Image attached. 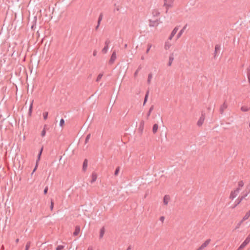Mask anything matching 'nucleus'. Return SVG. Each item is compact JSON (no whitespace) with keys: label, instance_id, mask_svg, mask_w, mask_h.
I'll use <instances>...</instances> for the list:
<instances>
[{"label":"nucleus","instance_id":"f257e3e1","mask_svg":"<svg viewBox=\"0 0 250 250\" xmlns=\"http://www.w3.org/2000/svg\"><path fill=\"white\" fill-rule=\"evenodd\" d=\"M175 0H164V6L167 10L173 6Z\"/></svg>","mask_w":250,"mask_h":250},{"label":"nucleus","instance_id":"f03ea898","mask_svg":"<svg viewBox=\"0 0 250 250\" xmlns=\"http://www.w3.org/2000/svg\"><path fill=\"white\" fill-rule=\"evenodd\" d=\"M171 198L169 195H166L164 196L163 199V203L164 206H167L169 202L170 201Z\"/></svg>","mask_w":250,"mask_h":250},{"label":"nucleus","instance_id":"7ed1b4c3","mask_svg":"<svg viewBox=\"0 0 250 250\" xmlns=\"http://www.w3.org/2000/svg\"><path fill=\"white\" fill-rule=\"evenodd\" d=\"M110 41L109 39H107L105 42V45L104 48L102 49V52L105 54L107 53L108 50V45L110 43Z\"/></svg>","mask_w":250,"mask_h":250},{"label":"nucleus","instance_id":"20e7f679","mask_svg":"<svg viewBox=\"0 0 250 250\" xmlns=\"http://www.w3.org/2000/svg\"><path fill=\"white\" fill-rule=\"evenodd\" d=\"M250 242V238L249 237H247L243 242V243L241 245V246L239 247L238 250H241L244 248Z\"/></svg>","mask_w":250,"mask_h":250},{"label":"nucleus","instance_id":"39448f33","mask_svg":"<svg viewBox=\"0 0 250 250\" xmlns=\"http://www.w3.org/2000/svg\"><path fill=\"white\" fill-rule=\"evenodd\" d=\"M116 58V51H114L112 54H111V56L110 57V60L109 61V64H112V63H113V62H114L115 59Z\"/></svg>","mask_w":250,"mask_h":250},{"label":"nucleus","instance_id":"423d86ee","mask_svg":"<svg viewBox=\"0 0 250 250\" xmlns=\"http://www.w3.org/2000/svg\"><path fill=\"white\" fill-rule=\"evenodd\" d=\"M178 31V27H175L172 31L171 33V34L170 36L168 38L169 40H171L172 38L175 36V35L177 33V31Z\"/></svg>","mask_w":250,"mask_h":250},{"label":"nucleus","instance_id":"0eeeda50","mask_svg":"<svg viewBox=\"0 0 250 250\" xmlns=\"http://www.w3.org/2000/svg\"><path fill=\"white\" fill-rule=\"evenodd\" d=\"M209 243V240H207L199 248H198L196 250H203L208 245Z\"/></svg>","mask_w":250,"mask_h":250},{"label":"nucleus","instance_id":"6e6552de","mask_svg":"<svg viewBox=\"0 0 250 250\" xmlns=\"http://www.w3.org/2000/svg\"><path fill=\"white\" fill-rule=\"evenodd\" d=\"M171 47H172V44H171V42L169 41H167V42H166L165 44V46H164L165 49L166 50H167L170 49Z\"/></svg>","mask_w":250,"mask_h":250},{"label":"nucleus","instance_id":"1a4fd4ad","mask_svg":"<svg viewBox=\"0 0 250 250\" xmlns=\"http://www.w3.org/2000/svg\"><path fill=\"white\" fill-rule=\"evenodd\" d=\"M80 229H80V227L79 226H76L75 230L73 233V236H77L80 232Z\"/></svg>","mask_w":250,"mask_h":250},{"label":"nucleus","instance_id":"9d476101","mask_svg":"<svg viewBox=\"0 0 250 250\" xmlns=\"http://www.w3.org/2000/svg\"><path fill=\"white\" fill-rule=\"evenodd\" d=\"M88 161L86 159H84L83 164V170L85 171L87 167Z\"/></svg>","mask_w":250,"mask_h":250},{"label":"nucleus","instance_id":"9b49d317","mask_svg":"<svg viewBox=\"0 0 250 250\" xmlns=\"http://www.w3.org/2000/svg\"><path fill=\"white\" fill-rule=\"evenodd\" d=\"M91 177H92V179H91V180L90 181L91 183H94L95 181H96V179H97V175L96 174V173L93 172L92 173V175H91Z\"/></svg>","mask_w":250,"mask_h":250},{"label":"nucleus","instance_id":"f8f14e48","mask_svg":"<svg viewBox=\"0 0 250 250\" xmlns=\"http://www.w3.org/2000/svg\"><path fill=\"white\" fill-rule=\"evenodd\" d=\"M204 120H205L204 117L202 116V117H200L197 122V125L199 126H201L203 125V124L204 123Z\"/></svg>","mask_w":250,"mask_h":250},{"label":"nucleus","instance_id":"ddd939ff","mask_svg":"<svg viewBox=\"0 0 250 250\" xmlns=\"http://www.w3.org/2000/svg\"><path fill=\"white\" fill-rule=\"evenodd\" d=\"M37 17L35 16L34 17V20L33 21V24H32V25H31V29L33 30H35V26H36V22H37Z\"/></svg>","mask_w":250,"mask_h":250},{"label":"nucleus","instance_id":"4468645a","mask_svg":"<svg viewBox=\"0 0 250 250\" xmlns=\"http://www.w3.org/2000/svg\"><path fill=\"white\" fill-rule=\"evenodd\" d=\"M33 101L31 103L30 106H29V110H28V114L29 116H31V115H32V111H33Z\"/></svg>","mask_w":250,"mask_h":250},{"label":"nucleus","instance_id":"2eb2a0df","mask_svg":"<svg viewBox=\"0 0 250 250\" xmlns=\"http://www.w3.org/2000/svg\"><path fill=\"white\" fill-rule=\"evenodd\" d=\"M104 232H105L104 228V227H102L100 229V235H99L100 238H103V236H104Z\"/></svg>","mask_w":250,"mask_h":250},{"label":"nucleus","instance_id":"dca6fc26","mask_svg":"<svg viewBox=\"0 0 250 250\" xmlns=\"http://www.w3.org/2000/svg\"><path fill=\"white\" fill-rule=\"evenodd\" d=\"M250 109V108L248 107L247 106H242L241 108V111L243 112H247Z\"/></svg>","mask_w":250,"mask_h":250},{"label":"nucleus","instance_id":"f3484780","mask_svg":"<svg viewBox=\"0 0 250 250\" xmlns=\"http://www.w3.org/2000/svg\"><path fill=\"white\" fill-rule=\"evenodd\" d=\"M144 126V122L143 121H142L140 123V125L139 126L138 129L140 130L141 132H143V129Z\"/></svg>","mask_w":250,"mask_h":250},{"label":"nucleus","instance_id":"a211bd4d","mask_svg":"<svg viewBox=\"0 0 250 250\" xmlns=\"http://www.w3.org/2000/svg\"><path fill=\"white\" fill-rule=\"evenodd\" d=\"M158 129V125L157 124H155L153 125V128H152V131L153 133H155L157 132Z\"/></svg>","mask_w":250,"mask_h":250},{"label":"nucleus","instance_id":"6ab92c4d","mask_svg":"<svg viewBox=\"0 0 250 250\" xmlns=\"http://www.w3.org/2000/svg\"><path fill=\"white\" fill-rule=\"evenodd\" d=\"M237 194L236 191H234L233 192H231L229 198L233 199L237 196Z\"/></svg>","mask_w":250,"mask_h":250},{"label":"nucleus","instance_id":"aec40b11","mask_svg":"<svg viewBox=\"0 0 250 250\" xmlns=\"http://www.w3.org/2000/svg\"><path fill=\"white\" fill-rule=\"evenodd\" d=\"M103 13H101L99 16L98 21H97V22L98 23L99 25H100V24H101V22L103 19Z\"/></svg>","mask_w":250,"mask_h":250},{"label":"nucleus","instance_id":"412c9836","mask_svg":"<svg viewBox=\"0 0 250 250\" xmlns=\"http://www.w3.org/2000/svg\"><path fill=\"white\" fill-rule=\"evenodd\" d=\"M220 49V45H215V53H214L215 56L218 53V52L219 51Z\"/></svg>","mask_w":250,"mask_h":250},{"label":"nucleus","instance_id":"4be33fe9","mask_svg":"<svg viewBox=\"0 0 250 250\" xmlns=\"http://www.w3.org/2000/svg\"><path fill=\"white\" fill-rule=\"evenodd\" d=\"M90 136H91L90 134H88L86 135L85 139V141H84L85 144H87L89 140L90 139Z\"/></svg>","mask_w":250,"mask_h":250},{"label":"nucleus","instance_id":"5701e85b","mask_svg":"<svg viewBox=\"0 0 250 250\" xmlns=\"http://www.w3.org/2000/svg\"><path fill=\"white\" fill-rule=\"evenodd\" d=\"M31 246V242L28 241L26 244L25 250H29Z\"/></svg>","mask_w":250,"mask_h":250},{"label":"nucleus","instance_id":"b1692460","mask_svg":"<svg viewBox=\"0 0 250 250\" xmlns=\"http://www.w3.org/2000/svg\"><path fill=\"white\" fill-rule=\"evenodd\" d=\"M103 76V74H102V73L99 74L98 75L97 77V79H96V82H99V81H100V80L102 79V78Z\"/></svg>","mask_w":250,"mask_h":250},{"label":"nucleus","instance_id":"393cba45","mask_svg":"<svg viewBox=\"0 0 250 250\" xmlns=\"http://www.w3.org/2000/svg\"><path fill=\"white\" fill-rule=\"evenodd\" d=\"M38 165H39V163L36 162V165L33 170L32 172L31 173V175H32L33 174V173L36 171V170L38 167Z\"/></svg>","mask_w":250,"mask_h":250},{"label":"nucleus","instance_id":"a878e982","mask_svg":"<svg viewBox=\"0 0 250 250\" xmlns=\"http://www.w3.org/2000/svg\"><path fill=\"white\" fill-rule=\"evenodd\" d=\"M250 216V212L249 211H248L246 214L244 216V218H243V220H247L248 219Z\"/></svg>","mask_w":250,"mask_h":250},{"label":"nucleus","instance_id":"bb28decb","mask_svg":"<svg viewBox=\"0 0 250 250\" xmlns=\"http://www.w3.org/2000/svg\"><path fill=\"white\" fill-rule=\"evenodd\" d=\"M173 60V57L171 56H170L169 57V61H168V65L169 66H170L171 65Z\"/></svg>","mask_w":250,"mask_h":250},{"label":"nucleus","instance_id":"cd10ccee","mask_svg":"<svg viewBox=\"0 0 250 250\" xmlns=\"http://www.w3.org/2000/svg\"><path fill=\"white\" fill-rule=\"evenodd\" d=\"M48 112H44L43 113V117L44 120H46L48 118Z\"/></svg>","mask_w":250,"mask_h":250},{"label":"nucleus","instance_id":"c85d7f7f","mask_svg":"<svg viewBox=\"0 0 250 250\" xmlns=\"http://www.w3.org/2000/svg\"><path fill=\"white\" fill-rule=\"evenodd\" d=\"M248 79L249 82L250 83V66L248 69V74H247Z\"/></svg>","mask_w":250,"mask_h":250},{"label":"nucleus","instance_id":"c756f323","mask_svg":"<svg viewBox=\"0 0 250 250\" xmlns=\"http://www.w3.org/2000/svg\"><path fill=\"white\" fill-rule=\"evenodd\" d=\"M119 171H120V167H117L115 170V172H114V175L115 176H117L118 175L119 173Z\"/></svg>","mask_w":250,"mask_h":250},{"label":"nucleus","instance_id":"7c9ffc66","mask_svg":"<svg viewBox=\"0 0 250 250\" xmlns=\"http://www.w3.org/2000/svg\"><path fill=\"white\" fill-rule=\"evenodd\" d=\"M64 247V246L59 245L56 247V250H62V249H63Z\"/></svg>","mask_w":250,"mask_h":250},{"label":"nucleus","instance_id":"2f4dec72","mask_svg":"<svg viewBox=\"0 0 250 250\" xmlns=\"http://www.w3.org/2000/svg\"><path fill=\"white\" fill-rule=\"evenodd\" d=\"M64 120L63 119H61L60 122V126H63L64 125Z\"/></svg>","mask_w":250,"mask_h":250},{"label":"nucleus","instance_id":"473e14b6","mask_svg":"<svg viewBox=\"0 0 250 250\" xmlns=\"http://www.w3.org/2000/svg\"><path fill=\"white\" fill-rule=\"evenodd\" d=\"M54 208V202L52 199L51 200V203H50V208L51 210H52Z\"/></svg>","mask_w":250,"mask_h":250},{"label":"nucleus","instance_id":"72a5a7b5","mask_svg":"<svg viewBox=\"0 0 250 250\" xmlns=\"http://www.w3.org/2000/svg\"><path fill=\"white\" fill-rule=\"evenodd\" d=\"M183 31H184V29H182L179 32V33L178 34L177 36V39H179L181 36L182 35V34H183Z\"/></svg>","mask_w":250,"mask_h":250},{"label":"nucleus","instance_id":"f704fd0d","mask_svg":"<svg viewBox=\"0 0 250 250\" xmlns=\"http://www.w3.org/2000/svg\"><path fill=\"white\" fill-rule=\"evenodd\" d=\"M41 156H42V154L39 153L38 154V157H37V159L36 160V163H39V161H40Z\"/></svg>","mask_w":250,"mask_h":250},{"label":"nucleus","instance_id":"c9c22d12","mask_svg":"<svg viewBox=\"0 0 250 250\" xmlns=\"http://www.w3.org/2000/svg\"><path fill=\"white\" fill-rule=\"evenodd\" d=\"M46 135V130L42 129V130L41 132V136L42 137H44Z\"/></svg>","mask_w":250,"mask_h":250},{"label":"nucleus","instance_id":"e433bc0d","mask_svg":"<svg viewBox=\"0 0 250 250\" xmlns=\"http://www.w3.org/2000/svg\"><path fill=\"white\" fill-rule=\"evenodd\" d=\"M48 187H46L44 189V190H43V193L44 194H46L47 193V192H48Z\"/></svg>","mask_w":250,"mask_h":250},{"label":"nucleus","instance_id":"4c0bfd02","mask_svg":"<svg viewBox=\"0 0 250 250\" xmlns=\"http://www.w3.org/2000/svg\"><path fill=\"white\" fill-rule=\"evenodd\" d=\"M115 6H116V10L117 11H119L121 8H122V6L120 5H116V4H115Z\"/></svg>","mask_w":250,"mask_h":250},{"label":"nucleus","instance_id":"58836bf2","mask_svg":"<svg viewBox=\"0 0 250 250\" xmlns=\"http://www.w3.org/2000/svg\"><path fill=\"white\" fill-rule=\"evenodd\" d=\"M227 107V106L225 104H223L222 106L221 107V110L222 112L223 111L224 109Z\"/></svg>","mask_w":250,"mask_h":250},{"label":"nucleus","instance_id":"ea45409f","mask_svg":"<svg viewBox=\"0 0 250 250\" xmlns=\"http://www.w3.org/2000/svg\"><path fill=\"white\" fill-rule=\"evenodd\" d=\"M150 48H151V45H148V46H147V50L146 51V53H148Z\"/></svg>","mask_w":250,"mask_h":250},{"label":"nucleus","instance_id":"a19ab883","mask_svg":"<svg viewBox=\"0 0 250 250\" xmlns=\"http://www.w3.org/2000/svg\"><path fill=\"white\" fill-rule=\"evenodd\" d=\"M43 150V146H42V147H41V148L40 149V151H39V153H41V154H42V153Z\"/></svg>","mask_w":250,"mask_h":250},{"label":"nucleus","instance_id":"79ce46f5","mask_svg":"<svg viewBox=\"0 0 250 250\" xmlns=\"http://www.w3.org/2000/svg\"><path fill=\"white\" fill-rule=\"evenodd\" d=\"M100 26V25L98 24V23L97 22V25L95 27V30H97Z\"/></svg>","mask_w":250,"mask_h":250},{"label":"nucleus","instance_id":"37998d69","mask_svg":"<svg viewBox=\"0 0 250 250\" xmlns=\"http://www.w3.org/2000/svg\"><path fill=\"white\" fill-rule=\"evenodd\" d=\"M93 55L94 56H96V55H97V51H96V50H94L93 53Z\"/></svg>","mask_w":250,"mask_h":250},{"label":"nucleus","instance_id":"c03bdc74","mask_svg":"<svg viewBox=\"0 0 250 250\" xmlns=\"http://www.w3.org/2000/svg\"><path fill=\"white\" fill-rule=\"evenodd\" d=\"M47 127V125H44V126H43V129L46 130Z\"/></svg>","mask_w":250,"mask_h":250},{"label":"nucleus","instance_id":"a18cd8bd","mask_svg":"<svg viewBox=\"0 0 250 250\" xmlns=\"http://www.w3.org/2000/svg\"><path fill=\"white\" fill-rule=\"evenodd\" d=\"M15 242L16 243H18L19 242V239L17 238L16 239Z\"/></svg>","mask_w":250,"mask_h":250},{"label":"nucleus","instance_id":"49530a36","mask_svg":"<svg viewBox=\"0 0 250 250\" xmlns=\"http://www.w3.org/2000/svg\"><path fill=\"white\" fill-rule=\"evenodd\" d=\"M87 250H93V249L91 247H88Z\"/></svg>","mask_w":250,"mask_h":250},{"label":"nucleus","instance_id":"de8ad7c7","mask_svg":"<svg viewBox=\"0 0 250 250\" xmlns=\"http://www.w3.org/2000/svg\"><path fill=\"white\" fill-rule=\"evenodd\" d=\"M146 97H147V96H146L145 97V103L146 102Z\"/></svg>","mask_w":250,"mask_h":250},{"label":"nucleus","instance_id":"09e8293b","mask_svg":"<svg viewBox=\"0 0 250 250\" xmlns=\"http://www.w3.org/2000/svg\"><path fill=\"white\" fill-rule=\"evenodd\" d=\"M151 77H150V76L149 75V80L150 79Z\"/></svg>","mask_w":250,"mask_h":250},{"label":"nucleus","instance_id":"8fccbe9b","mask_svg":"<svg viewBox=\"0 0 250 250\" xmlns=\"http://www.w3.org/2000/svg\"><path fill=\"white\" fill-rule=\"evenodd\" d=\"M249 127H250V122L249 123Z\"/></svg>","mask_w":250,"mask_h":250},{"label":"nucleus","instance_id":"3c124183","mask_svg":"<svg viewBox=\"0 0 250 250\" xmlns=\"http://www.w3.org/2000/svg\"><path fill=\"white\" fill-rule=\"evenodd\" d=\"M249 212H250V210H249Z\"/></svg>","mask_w":250,"mask_h":250}]
</instances>
